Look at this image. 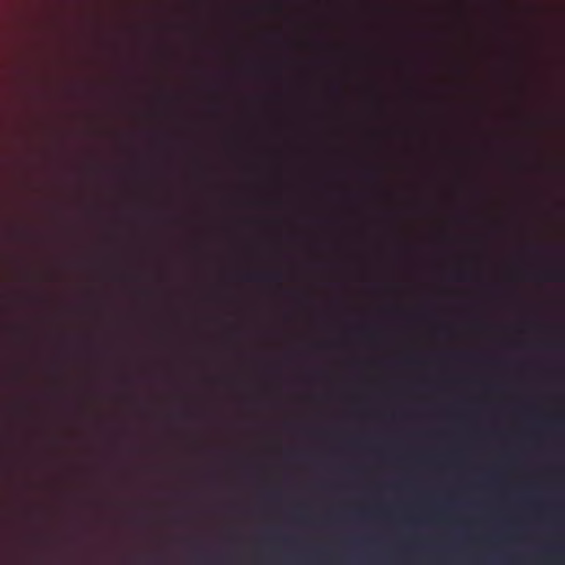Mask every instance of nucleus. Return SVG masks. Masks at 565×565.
Segmentation results:
<instances>
[{
	"label": "nucleus",
	"mask_w": 565,
	"mask_h": 565,
	"mask_svg": "<svg viewBox=\"0 0 565 565\" xmlns=\"http://www.w3.org/2000/svg\"><path fill=\"white\" fill-rule=\"evenodd\" d=\"M309 563L318 565V369H310V545Z\"/></svg>",
	"instance_id": "nucleus-1"
},
{
	"label": "nucleus",
	"mask_w": 565,
	"mask_h": 565,
	"mask_svg": "<svg viewBox=\"0 0 565 565\" xmlns=\"http://www.w3.org/2000/svg\"><path fill=\"white\" fill-rule=\"evenodd\" d=\"M322 227L323 223H320V332L322 331V305H323V298H322V288H323V278H322V271H323V257H322V249H323V235H322ZM322 351V339L320 338V352ZM322 363L320 362V385L322 384ZM322 402V392L320 391V403ZM322 415V412L320 411V416ZM322 435V429L320 428V436ZM319 447H322V441H319Z\"/></svg>",
	"instance_id": "nucleus-2"
},
{
	"label": "nucleus",
	"mask_w": 565,
	"mask_h": 565,
	"mask_svg": "<svg viewBox=\"0 0 565 565\" xmlns=\"http://www.w3.org/2000/svg\"><path fill=\"white\" fill-rule=\"evenodd\" d=\"M322 227L323 225H320V332L322 331V305H323V298H322V288H323V278H322V271H323V257H322V249H323V235H322ZM322 351V339L320 338V352ZM322 363L320 362V385L322 384ZM322 402V392L320 391V403ZM322 415V412L320 411V416ZM322 435V429L320 428V436ZM319 447H322V441H319Z\"/></svg>",
	"instance_id": "nucleus-3"
},
{
	"label": "nucleus",
	"mask_w": 565,
	"mask_h": 565,
	"mask_svg": "<svg viewBox=\"0 0 565 565\" xmlns=\"http://www.w3.org/2000/svg\"><path fill=\"white\" fill-rule=\"evenodd\" d=\"M248 279H260L276 285L277 287H281L284 275L279 269H274L266 273H258L248 275Z\"/></svg>",
	"instance_id": "nucleus-4"
},
{
	"label": "nucleus",
	"mask_w": 565,
	"mask_h": 565,
	"mask_svg": "<svg viewBox=\"0 0 565 565\" xmlns=\"http://www.w3.org/2000/svg\"><path fill=\"white\" fill-rule=\"evenodd\" d=\"M547 279L564 281L565 280V270L564 269L554 270L548 274Z\"/></svg>",
	"instance_id": "nucleus-5"
},
{
	"label": "nucleus",
	"mask_w": 565,
	"mask_h": 565,
	"mask_svg": "<svg viewBox=\"0 0 565 565\" xmlns=\"http://www.w3.org/2000/svg\"><path fill=\"white\" fill-rule=\"evenodd\" d=\"M270 71H271L274 74H276V75H280V74H281V67H280V65H277V64L273 65V66L270 67Z\"/></svg>",
	"instance_id": "nucleus-6"
},
{
	"label": "nucleus",
	"mask_w": 565,
	"mask_h": 565,
	"mask_svg": "<svg viewBox=\"0 0 565 565\" xmlns=\"http://www.w3.org/2000/svg\"><path fill=\"white\" fill-rule=\"evenodd\" d=\"M367 175H369L372 180H374V179H376V177H377V171H376V170H374V169H370V170L367 171Z\"/></svg>",
	"instance_id": "nucleus-7"
},
{
	"label": "nucleus",
	"mask_w": 565,
	"mask_h": 565,
	"mask_svg": "<svg viewBox=\"0 0 565 565\" xmlns=\"http://www.w3.org/2000/svg\"><path fill=\"white\" fill-rule=\"evenodd\" d=\"M270 7H271V9H274L276 11H280V9H281L280 2H274V3H271Z\"/></svg>",
	"instance_id": "nucleus-8"
},
{
	"label": "nucleus",
	"mask_w": 565,
	"mask_h": 565,
	"mask_svg": "<svg viewBox=\"0 0 565 565\" xmlns=\"http://www.w3.org/2000/svg\"><path fill=\"white\" fill-rule=\"evenodd\" d=\"M280 494H281V493H280V491H279V490H275V491H273V492H271V497H273L274 499H276V500L280 499V497H281Z\"/></svg>",
	"instance_id": "nucleus-9"
},
{
	"label": "nucleus",
	"mask_w": 565,
	"mask_h": 565,
	"mask_svg": "<svg viewBox=\"0 0 565 565\" xmlns=\"http://www.w3.org/2000/svg\"><path fill=\"white\" fill-rule=\"evenodd\" d=\"M276 537H277L278 540H280L281 542H284V543H287V542L289 541V537H288V536H286V535H280V534H279V535H277Z\"/></svg>",
	"instance_id": "nucleus-10"
},
{
	"label": "nucleus",
	"mask_w": 565,
	"mask_h": 565,
	"mask_svg": "<svg viewBox=\"0 0 565 565\" xmlns=\"http://www.w3.org/2000/svg\"><path fill=\"white\" fill-rule=\"evenodd\" d=\"M352 53H353L352 51L345 50L347 55H352Z\"/></svg>",
	"instance_id": "nucleus-11"
},
{
	"label": "nucleus",
	"mask_w": 565,
	"mask_h": 565,
	"mask_svg": "<svg viewBox=\"0 0 565 565\" xmlns=\"http://www.w3.org/2000/svg\"><path fill=\"white\" fill-rule=\"evenodd\" d=\"M319 500H320V501L322 500V494H321V493L319 494Z\"/></svg>",
	"instance_id": "nucleus-12"
},
{
	"label": "nucleus",
	"mask_w": 565,
	"mask_h": 565,
	"mask_svg": "<svg viewBox=\"0 0 565 565\" xmlns=\"http://www.w3.org/2000/svg\"><path fill=\"white\" fill-rule=\"evenodd\" d=\"M319 500H320V501L322 500V494H321V493L319 494Z\"/></svg>",
	"instance_id": "nucleus-13"
},
{
	"label": "nucleus",
	"mask_w": 565,
	"mask_h": 565,
	"mask_svg": "<svg viewBox=\"0 0 565 565\" xmlns=\"http://www.w3.org/2000/svg\"><path fill=\"white\" fill-rule=\"evenodd\" d=\"M319 551H320V553L322 552V545L321 544H320Z\"/></svg>",
	"instance_id": "nucleus-14"
},
{
	"label": "nucleus",
	"mask_w": 565,
	"mask_h": 565,
	"mask_svg": "<svg viewBox=\"0 0 565 565\" xmlns=\"http://www.w3.org/2000/svg\"><path fill=\"white\" fill-rule=\"evenodd\" d=\"M319 487H320V489L322 488V483L321 482L319 483Z\"/></svg>",
	"instance_id": "nucleus-15"
},
{
	"label": "nucleus",
	"mask_w": 565,
	"mask_h": 565,
	"mask_svg": "<svg viewBox=\"0 0 565 565\" xmlns=\"http://www.w3.org/2000/svg\"><path fill=\"white\" fill-rule=\"evenodd\" d=\"M319 465H320V466L322 465V461H321V460L319 461Z\"/></svg>",
	"instance_id": "nucleus-16"
},
{
	"label": "nucleus",
	"mask_w": 565,
	"mask_h": 565,
	"mask_svg": "<svg viewBox=\"0 0 565 565\" xmlns=\"http://www.w3.org/2000/svg\"><path fill=\"white\" fill-rule=\"evenodd\" d=\"M319 520H320V521L322 520V516H321V515L319 516Z\"/></svg>",
	"instance_id": "nucleus-17"
}]
</instances>
